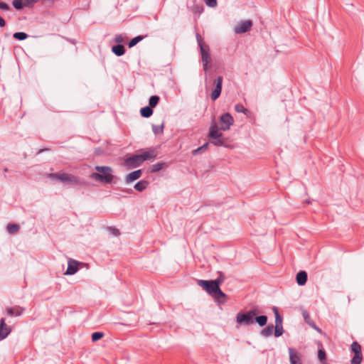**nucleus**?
<instances>
[{
  "label": "nucleus",
  "instance_id": "nucleus-1",
  "mask_svg": "<svg viewBox=\"0 0 364 364\" xmlns=\"http://www.w3.org/2000/svg\"><path fill=\"white\" fill-rule=\"evenodd\" d=\"M267 320V316L265 315L257 316V311L255 309L246 312H239L236 316V322L245 326H250L255 322L259 326H264Z\"/></svg>",
  "mask_w": 364,
  "mask_h": 364
},
{
  "label": "nucleus",
  "instance_id": "nucleus-2",
  "mask_svg": "<svg viewBox=\"0 0 364 364\" xmlns=\"http://www.w3.org/2000/svg\"><path fill=\"white\" fill-rule=\"evenodd\" d=\"M223 80V77L218 75L213 70H205V87H214L210 95L213 101L216 100L221 94Z\"/></svg>",
  "mask_w": 364,
  "mask_h": 364
},
{
  "label": "nucleus",
  "instance_id": "nucleus-3",
  "mask_svg": "<svg viewBox=\"0 0 364 364\" xmlns=\"http://www.w3.org/2000/svg\"><path fill=\"white\" fill-rule=\"evenodd\" d=\"M198 284L218 302H225L226 294L221 291L220 287L213 280H198Z\"/></svg>",
  "mask_w": 364,
  "mask_h": 364
},
{
  "label": "nucleus",
  "instance_id": "nucleus-4",
  "mask_svg": "<svg viewBox=\"0 0 364 364\" xmlns=\"http://www.w3.org/2000/svg\"><path fill=\"white\" fill-rule=\"evenodd\" d=\"M141 154H134L127 157L124 161V165L129 168H136L147 160L153 159L156 156L154 149L141 151Z\"/></svg>",
  "mask_w": 364,
  "mask_h": 364
},
{
  "label": "nucleus",
  "instance_id": "nucleus-5",
  "mask_svg": "<svg viewBox=\"0 0 364 364\" xmlns=\"http://www.w3.org/2000/svg\"><path fill=\"white\" fill-rule=\"evenodd\" d=\"M95 169L97 172H93L90 178L96 181L111 183L113 181V169L107 166H96Z\"/></svg>",
  "mask_w": 364,
  "mask_h": 364
},
{
  "label": "nucleus",
  "instance_id": "nucleus-6",
  "mask_svg": "<svg viewBox=\"0 0 364 364\" xmlns=\"http://www.w3.org/2000/svg\"><path fill=\"white\" fill-rule=\"evenodd\" d=\"M272 310L275 316V327L274 331V336L275 337H279L284 333V329L282 326L283 318L279 314L277 307L274 306L272 308Z\"/></svg>",
  "mask_w": 364,
  "mask_h": 364
},
{
  "label": "nucleus",
  "instance_id": "nucleus-7",
  "mask_svg": "<svg viewBox=\"0 0 364 364\" xmlns=\"http://www.w3.org/2000/svg\"><path fill=\"white\" fill-rule=\"evenodd\" d=\"M352 352L354 353V356L350 360L351 364H360L363 360V355L361 351V346L356 341L353 342L350 346Z\"/></svg>",
  "mask_w": 364,
  "mask_h": 364
},
{
  "label": "nucleus",
  "instance_id": "nucleus-8",
  "mask_svg": "<svg viewBox=\"0 0 364 364\" xmlns=\"http://www.w3.org/2000/svg\"><path fill=\"white\" fill-rule=\"evenodd\" d=\"M233 122L234 119L229 113L227 112L222 114L220 119V129L223 131L228 130Z\"/></svg>",
  "mask_w": 364,
  "mask_h": 364
},
{
  "label": "nucleus",
  "instance_id": "nucleus-9",
  "mask_svg": "<svg viewBox=\"0 0 364 364\" xmlns=\"http://www.w3.org/2000/svg\"><path fill=\"white\" fill-rule=\"evenodd\" d=\"M200 51L201 55L203 68H208V65L211 61L209 46L208 45L201 46L200 48Z\"/></svg>",
  "mask_w": 364,
  "mask_h": 364
},
{
  "label": "nucleus",
  "instance_id": "nucleus-10",
  "mask_svg": "<svg viewBox=\"0 0 364 364\" xmlns=\"http://www.w3.org/2000/svg\"><path fill=\"white\" fill-rule=\"evenodd\" d=\"M290 364H302L301 354L294 348H288Z\"/></svg>",
  "mask_w": 364,
  "mask_h": 364
},
{
  "label": "nucleus",
  "instance_id": "nucleus-11",
  "mask_svg": "<svg viewBox=\"0 0 364 364\" xmlns=\"http://www.w3.org/2000/svg\"><path fill=\"white\" fill-rule=\"evenodd\" d=\"M252 26V21L251 20H246L241 21L235 27V32L236 33H244L249 31Z\"/></svg>",
  "mask_w": 364,
  "mask_h": 364
},
{
  "label": "nucleus",
  "instance_id": "nucleus-12",
  "mask_svg": "<svg viewBox=\"0 0 364 364\" xmlns=\"http://www.w3.org/2000/svg\"><path fill=\"white\" fill-rule=\"evenodd\" d=\"M5 321V318L0 319V340L6 338L11 331V328L6 324Z\"/></svg>",
  "mask_w": 364,
  "mask_h": 364
},
{
  "label": "nucleus",
  "instance_id": "nucleus-13",
  "mask_svg": "<svg viewBox=\"0 0 364 364\" xmlns=\"http://www.w3.org/2000/svg\"><path fill=\"white\" fill-rule=\"evenodd\" d=\"M80 263L75 259H70L68 261V268L65 272L66 275H73L75 274L77 270H78V266Z\"/></svg>",
  "mask_w": 364,
  "mask_h": 364
},
{
  "label": "nucleus",
  "instance_id": "nucleus-14",
  "mask_svg": "<svg viewBox=\"0 0 364 364\" xmlns=\"http://www.w3.org/2000/svg\"><path fill=\"white\" fill-rule=\"evenodd\" d=\"M60 181L64 183L80 184L78 178L73 174L62 173V176L60 178Z\"/></svg>",
  "mask_w": 364,
  "mask_h": 364
},
{
  "label": "nucleus",
  "instance_id": "nucleus-15",
  "mask_svg": "<svg viewBox=\"0 0 364 364\" xmlns=\"http://www.w3.org/2000/svg\"><path fill=\"white\" fill-rule=\"evenodd\" d=\"M210 140L216 139L220 136H223V134L219 131V128L216 124H211L209 129L208 134Z\"/></svg>",
  "mask_w": 364,
  "mask_h": 364
},
{
  "label": "nucleus",
  "instance_id": "nucleus-16",
  "mask_svg": "<svg viewBox=\"0 0 364 364\" xmlns=\"http://www.w3.org/2000/svg\"><path fill=\"white\" fill-rule=\"evenodd\" d=\"M302 316L304 317V319L305 322L309 324L311 327L316 329L317 331L321 332V329L317 327V326L315 324V323L311 319L309 313L306 310L302 311Z\"/></svg>",
  "mask_w": 364,
  "mask_h": 364
},
{
  "label": "nucleus",
  "instance_id": "nucleus-17",
  "mask_svg": "<svg viewBox=\"0 0 364 364\" xmlns=\"http://www.w3.org/2000/svg\"><path fill=\"white\" fill-rule=\"evenodd\" d=\"M141 174L142 171L140 169L132 171L126 176L125 181L127 183H130L139 178Z\"/></svg>",
  "mask_w": 364,
  "mask_h": 364
},
{
  "label": "nucleus",
  "instance_id": "nucleus-18",
  "mask_svg": "<svg viewBox=\"0 0 364 364\" xmlns=\"http://www.w3.org/2000/svg\"><path fill=\"white\" fill-rule=\"evenodd\" d=\"M307 277V273L305 271H300L297 273L296 277L297 284L299 286L304 285L306 283Z\"/></svg>",
  "mask_w": 364,
  "mask_h": 364
},
{
  "label": "nucleus",
  "instance_id": "nucleus-19",
  "mask_svg": "<svg viewBox=\"0 0 364 364\" xmlns=\"http://www.w3.org/2000/svg\"><path fill=\"white\" fill-rule=\"evenodd\" d=\"M23 311H24V309H23L20 306H16L14 308H10V307L6 308V312L11 316H19L22 314Z\"/></svg>",
  "mask_w": 364,
  "mask_h": 364
},
{
  "label": "nucleus",
  "instance_id": "nucleus-20",
  "mask_svg": "<svg viewBox=\"0 0 364 364\" xmlns=\"http://www.w3.org/2000/svg\"><path fill=\"white\" fill-rule=\"evenodd\" d=\"M112 51L117 55V56H122L125 53V48L122 44H117L115 46H113L112 47Z\"/></svg>",
  "mask_w": 364,
  "mask_h": 364
},
{
  "label": "nucleus",
  "instance_id": "nucleus-21",
  "mask_svg": "<svg viewBox=\"0 0 364 364\" xmlns=\"http://www.w3.org/2000/svg\"><path fill=\"white\" fill-rule=\"evenodd\" d=\"M140 114L143 117L148 118L153 114V109L150 106H146L140 109Z\"/></svg>",
  "mask_w": 364,
  "mask_h": 364
},
{
  "label": "nucleus",
  "instance_id": "nucleus-22",
  "mask_svg": "<svg viewBox=\"0 0 364 364\" xmlns=\"http://www.w3.org/2000/svg\"><path fill=\"white\" fill-rule=\"evenodd\" d=\"M149 185V182L146 180H141L139 182H137L135 186H134V188L138 191H143L144 190H145L146 188V187L148 186Z\"/></svg>",
  "mask_w": 364,
  "mask_h": 364
},
{
  "label": "nucleus",
  "instance_id": "nucleus-23",
  "mask_svg": "<svg viewBox=\"0 0 364 364\" xmlns=\"http://www.w3.org/2000/svg\"><path fill=\"white\" fill-rule=\"evenodd\" d=\"M274 331V326L272 324L268 325L266 328H263L260 334L264 337H269L272 335Z\"/></svg>",
  "mask_w": 364,
  "mask_h": 364
},
{
  "label": "nucleus",
  "instance_id": "nucleus-24",
  "mask_svg": "<svg viewBox=\"0 0 364 364\" xmlns=\"http://www.w3.org/2000/svg\"><path fill=\"white\" fill-rule=\"evenodd\" d=\"M165 166V163L159 162L155 164L151 165L150 167V171L152 173H156L161 170Z\"/></svg>",
  "mask_w": 364,
  "mask_h": 364
},
{
  "label": "nucleus",
  "instance_id": "nucleus-25",
  "mask_svg": "<svg viewBox=\"0 0 364 364\" xmlns=\"http://www.w3.org/2000/svg\"><path fill=\"white\" fill-rule=\"evenodd\" d=\"M20 227L17 224H14V223H9L7 225V231L10 233V234H14L16 232H17L19 230Z\"/></svg>",
  "mask_w": 364,
  "mask_h": 364
},
{
  "label": "nucleus",
  "instance_id": "nucleus-26",
  "mask_svg": "<svg viewBox=\"0 0 364 364\" xmlns=\"http://www.w3.org/2000/svg\"><path fill=\"white\" fill-rule=\"evenodd\" d=\"M143 38H144L143 36H137L132 38L128 43L129 48H132V47L135 46L139 42H140L141 40H143Z\"/></svg>",
  "mask_w": 364,
  "mask_h": 364
},
{
  "label": "nucleus",
  "instance_id": "nucleus-27",
  "mask_svg": "<svg viewBox=\"0 0 364 364\" xmlns=\"http://www.w3.org/2000/svg\"><path fill=\"white\" fill-rule=\"evenodd\" d=\"M13 36L16 40L23 41L28 37V35L24 32H16L14 33Z\"/></svg>",
  "mask_w": 364,
  "mask_h": 364
},
{
  "label": "nucleus",
  "instance_id": "nucleus-28",
  "mask_svg": "<svg viewBox=\"0 0 364 364\" xmlns=\"http://www.w3.org/2000/svg\"><path fill=\"white\" fill-rule=\"evenodd\" d=\"M12 4L14 7L17 10L22 9L26 6V3H23V0H14Z\"/></svg>",
  "mask_w": 364,
  "mask_h": 364
},
{
  "label": "nucleus",
  "instance_id": "nucleus-29",
  "mask_svg": "<svg viewBox=\"0 0 364 364\" xmlns=\"http://www.w3.org/2000/svg\"><path fill=\"white\" fill-rule=\"evenodd\" d=\"M159 100H160V98L157 95L151 96L149 100V106L151 107L152 108L156 107L157 105V104L159 103Z\"/></svg>",
  "mask_w": 364,
  "mask_h": 364
},
{
  "label": "nucleus",
  "instance_id": "nucleus-30",
  "mask_svg": "<svg viewBox=\"0 0 364 364\" xmlns=\"http://www.w3.org/2000/svg\"><path fill=\"white\" fill-rule=\"evenodd\" d=\"M318 360L322 363H324L326 360V354L325 350L321 348L318 349Z\"/></svg>",
  "mask_w": 364,
  "mask_h": 364
},
{
  "label": "nucleus",
  "instance_id": "nucleus-31",
  "mask_svg": "<svg viewBox=\"0 0 364 364\" xmlns=\"http://www.w3.org/2000/svg\"><path fill=\"white\" fill-rule=\"evenodd\" d=\"M210 142L215 146H225V141L223 139V136H220V138H217L216 139H211Z\"/></svg>",
  "mask_w": 364,
  "mask_h": 364
},
{
  "label": "nucleus",
  "instance_id": "nucleus-32",
  "mask_svg": "<svg viewBox=\"0 0 364 364\" xmlns=\"http://www.w3.org/2000/svg\"><path fill=\"white\" fill-rule=\"evenodd\" d=\"M152 131L154 133V134L157 135L159 134H162L164 132V124L157 126V125H152Z\"/></svg>",
  "mask_w": 364,
  "mask_h": 364
},
{
  "label": "nucleus",
  "instance_id": "nucleus-33",
  "mask_svg": "<svg viewBox=\"0 0 364 364\" xmlns=\"http://www.w3.org/2000/svg\"><path fill=\"white\" fill-rule=\"evenodd\" d=\"M235 109L237 112L247 114L249 111L242 104H237L235 106Z\"/></svg>",
  "mask_w": 364,
  "mask_h": 364
},
{
  "label": "nucleus",
  "instance_id": "nucleus-34",
  "mask_svg": "<svg viewBox=\"0 0 364 364\" xmlns=\"http://www.w3.org/2000/svg\"><path fill=\"white\" fill-rule=\"evenodd\" d=\"M103 336H104V333L102 332H99V331L94 332L92 334V342H96V341H99L100 339H101L102 338H103Z\"/></svg>",
  "mask_w": 364,
  "mask_h": 364
},
{
  "label": "nucleus",
  "instance_id": "nucleus-35",
  "mask_svg": "<svg viewBox=\"0 0 364 364\" xmlns=\"http://www.w3.org/2000/svg\"><path fill=\"white\" fill-rule=\"evenodd\" d=\"M219 277L216 279L213 280L215 283H217L218 286L220 287V285L225 280V277L221 272H218Z\"/></svg>",
  "mask_w": 364,
  "mask_h": 364
},
{
  "label": "nucleus",
  "instance_id": "nucleus-36",
  "mask_svg": "<svg viewBox=\"0 0 364 364\" xmlns=\"http://www.w3.org/2000/svg\"><path fill=\"white\" fill-rule=\"evenodd\" d=\"M205 4L211 8H214L217 6L218 2L217 0H204Z\"/></svg>",
  "mask_w": 364,
  "mask_h": 364
},
{
  "label": "nucleus",
  "instance_id": "nucleus-37",
  "mask_svg": "<svg viewBox=\"0 0 364 364\" xmlns=\"http://www.w3.org/2000/svg\"><path fill=\"white\" fill-rule=\"evenodd\" d=\"M197 43L198 46L200 48L201 46H206V44L204 43L203 38L199 33H196V35Z\"/></svg>",
  "mask_w": 364,
  "mask_h": 364
},
{
  "label": "nucleus",
  "instance_id": "nucleus-38",
  "mask_svg": "<svg viewBox=\"0 0 364 364\" xmlns=\"http://www.w3.org/2000/svg\"><path fill=\"white\" fill-rule=\"evenodd\" d=\"M61 176H62V173H53L48 174V178H50L51 179H55V180L60 181V178L61 177Z\"/></svg>",
  "mask_w": 364,
  "mask_h": 364
},
{
  "label": "nucleus",
  "instance_id": "nucleus-39",
  "mask_svg": "<svg viewBox=\"0 0 364 364\" xmlns=\"http://www.w3.org/2000/svg\"><path fill=\"white\" fill-rule=\"evenodd\" d=\"M124 41V37L122 34L116 35L114 37V42L117 44H121Z\"/></svg>",
  "mask_w": 364,
  "mask_h": 364
},
{
  "label": "nucleus",
  "instance_id": "nucleus-40",
  "mask_svg": "<svg viewBox=\"0 0 364 364\" xmlns=\"http://www.w3.org/2000/svg\"><path fill=\"white\" fill-rule=\"evenodd\" d=\"M108 230H109V231L110 232H112L113 235H116V236H118V235H119V234H120V233H119V230L118 229H117V228L109 227V228H108Z\"/></svg>",
  "mask_w": 364,
  "mask_h": 364
},
{
  "label": "nucleus",
  "instance_id": "nucleus-41",
  "mask_svg": "<svg viewBox=\"0 0 364 364\" xmlns=\"http://www.w3.org/2000/svg\"><path fill=\"white\" fill-rule=\"evenodd\" d=\"M0 9L4 11L9 10V6L7 4L0 1Z\"/></svg>",
  "mask_w": 364,
  "mask_h": 364
},
{
  "label": "nucleus",
  "instance_id": "nucleus-42",
  "mask_svg": "<svg viewBox=\"0 0 364 364\" xmlns=\"http://www.w3.org/2000/svg\"><path fill=\"white\" fill-rule=\"evenodd\" d=\"M6 25V21L4 19V18H2L1 16H0V27H4Z\"/></svg>",
  "mask_w": 364,
  "mask_h": 364
},
{
  "label": "nucleus",
  "instance_id": "nucleus-43",
  "mask_svg": "<svg viewBox=\"0 0 364 364\" xmlns=\"http://www.w3.org/2000/svg\"><path fill=\"white\" fill-rule=\"evenodd\" d=\"M203 151V150H202V148L198 147V149H194V150L193 151V155H196V154H197L198 153H199V152H200V151Z\"/></svg>",
  "mask_w": 364,
  "mask_h": 364
},
{
  "label": "nucleus",
  "instance_id": "nucleus-44",
  "mask_svg": "<svg viewBox=\"0 0 364 364\" xmlns=\"http://www.w3.org/2000/svg\"><path fill=\"white\" fill-rule=\"evenodd\" d=\"M26 4H33L36 3L38 0H25Z\"/></svg>",
  "mask_w": 364,
  "mask_h": 364
},
{
  "label": "nucleus",
  "instance_id": "nucleus-45",
  "mask_svg": "<svg viewBox=\"0 0 364 364\" xmlns=\"http://www.w3.org/2000/svg\"><path fill=\"white\" fill-rule=\"evenodd\" d=\"M122 191L125 192V193H133V191L131 188L123 189Z\"/></svg>",
  "mask_w": 364,
  "mask_h": 364
},
{
  "label": "nucleus",
  "instance_id": "nucleus-46",
  "mask_svg": "<svg viewBox=\"0 0 364 364\" xmlns=\"http://www.w3.org/2000/svg\"><path fill=\"white\" fill-rule=\"evenodd\" d=\"M208 143H205L204 144L203 146H200V148H202V150H205L208 148Z\"/></svg>",
  "mask_w": 364,
  "mask_h": 364
}]
</instances>
